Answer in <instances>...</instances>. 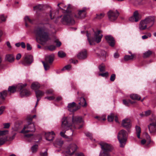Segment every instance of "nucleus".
I'll return each mask as SVG.
<instances>
[{"mask_svg":"<svg viewBox=\"0 0 156 156\" xmlns=\"http://www.w3.org/2000/svg\"><path fill=\"white\" fill-rule=\"evenodd\" d=\"M71 120V119L68 117H63L62 120V125L61 128L63 131H66L70 128V127L73 126L74 128L80 129L82 127V125L79 126H78L79 123H82L83 122V120L81 117H74L73 115L72 116V124L69 123V121ZM70 131L71 132V136L73 134V131L71 129ZM65 132H61L60 133L61 136L63 137L67 138L68 136L65 134Z\"/></svg>","mask_w":156,"mask_h":156,"instance_id":"f257e3e1","label":"nucleus"},{"mask_svg":"<svg viewBox=\"0 0 156 156\" xmlns=\"http://www.w3.org/2000/svg\"><path fill=\"white\" fill-rule=\"evenodd\" d=\"M47 31V28L44 26L37 27L34 30L36 35L40 38V43L43 45L50 39Z\"/></svg>","mask_w":156,"mask_h":156,"instance_id":"f03ea898","label":"nucleus"},{"mask_svg":"<svg viewBox=\"0 0 156 156\" xmlns=\"http://www.w3.org/2000/svg\"><path fill=\"white\" fill-rule=\"evenodd\" d=\"M100 145L103 152L100 153L99 156H110L107 152L111 151L113 149V147L110 145L104 142L100 143Z\"/></svg>","mask_w":156,"mask_h":156,"instance_id":"7ed1b4c3","label":"nucleus"},{"mask_svg":"<svg viewBox=\"0 0 156 156\" xmlns=\"http://www.w3.org/2000/svg\"><path fill=\"white\" fill-rule=\"evenodd\" d=\"M127 133L123 129L120 130L118 133V139L120 144V147H124L127 140Z\"/></svg>","mask_w":156,"mask_h":156,"instance_id":"20e7f679","label":"nucleus"},{"mask_svg":"<svg viewBox=\"0 0 156 156\" xmlns=\"http://www.w3.org/2000/svg\"><path fill=\"white\" fill-rule=\"evenodd\" d=\"M101 31L98 30L94 33V38L91 40L89 39L90 34L87 33V39L90 45H93L94 44V41H96L97 43L100 42L101 40L102 37V35L101 33Z\"/></svg>","mask_w":156,"mask_h":156,"instance_id":"39448f33","label":"nucleus"},{"mask_svg":"<svg viewBox=\"0 0 156 156\" xmlns=\"http://www.w3.org/2000/svg\"><path fill=\"white\" fill-rule=\"evenodd\" d=\"M27 85L26 83H21L18 84L16 86V88L20 91V94L21 97L28 96L31 94L30 91L28 90L24 89Z\"/></svg>","mask_w":156,"mask_h":156,"instance_id":"423d86ee","label":"nucleus"},{"mask_svg":"<svg viewBox=\"0 0 156 156\" xmlns=\"http://www.w3.org/2000/svg\"><path fill=\"white\" fill-rule=\"evenodd\" d=\"M28 121L27 124L24 126L21 133H26L29 132H34L35 131V128L34 123Z\"/></svg>","mask_w":156,"mask_h":156,"instance_id":"0eeeda50","label":"nucleus"},{"mask_svg":"<svg viewBox=\"0 0 156 156\" xmlns=\"http://www.w3.org/2000/svg\"><path fill=\"white\" fill-rule=\"evenodd\" d=\"M61 22L64 25H74L75 23L74 19L69 15H65L62 18Z\"/></svg>","mask_w":156,"mask_h":156,"instance_id":"6e6552de","label":"nucleus"},{"mask_svg":"<svg viewBox=\"0 0 156 156\" xmlns=\"http://www.w3.org/2000/svg\"><path fill=\"white\" fill-rule=\"evenodd\" d=\"M119 15L117 10H110L107 13L108 19L111 21H114L116 20Z\"/></svg>","mask_w":156,"mask_h":156,"instance_id":"1a4fd4ad","label":"nucleus"},{"mask_svg":"<svg viewBox=\"0 0 156 156\" xmlns=\"http://www.w3.org/2000/svg\"><path fill=\"white\" fill-rule=\"evenodd\" d=\"M54 58V55L53 54L47 56L45 58V62L42 61L45 70H48L50 66L48 63L51 64L53 62Z\"/></svg>","mask_w":156,"mask_h":156,"instance_id":"9d476101","label":"nucleus"},{"mask_svg":"<svg viewBox=\"0 0 156 156\" xmlns=\"http://www.w3.org/2000/svg\"><path fill=\"white\" fill-rule=\"evenodd\" d=\"M33 61V56L30 55H25L24 58L22 62V64L25 65H30Z\"/></svg>","mask_w":156,"mask_h":156,"instance_id":"9b49d317","label":"nucleus"},{"mask_svg":"<svg viewBox=\"0 0 156 156\" xmlns=\"http://www.w3.org/2000/svg\"><path fill=\"white\" fill-rule=\"evenodd\" d=\"M77 149V146L75 144H70L67 148L66 153L70 155L74 154Z\"/></svg>","mask_w":156,"mask_h":156,"instance_id":"f8f14e48","label":"nucleus"},{"mask_svg":"<svg viewBox=\"0 0 156 156\" xmlns=\"http://www.w3.org/2000/svg\"><path fill=\"white\" fill-rule=\"evenodd\" d=\"M86 8H84L82 10L79 11L78 14L74 16L75 17L78 19L84 18L86 14Z\"/></svg>","mask_w":156,"mask_h":156,"instance_id":"ddd939ff","label":"nucleus"},{"mask_svg":"<svg viewBox=\"0 0 156 156\" xmlns=\"http://www.w3.org/2000/svg\"><path fill=\"white\" fill-rule=\"evenodd\" d=\"M67 107L68 110L72 112H75L80 108V106H76V103L75 102L69 104Z\"/></svg>","mask_w":156,"mask_h":156,"instance_id":"4468645a","label":"nucleus"},{"mask_svg":"<svg viewBox=\"0 0 156 156\" xmlns=\"http://www.w3.org/2000/svg\"><path fill=\"white\" fill-rule=\"evenodd\" d=\"M144 20L147 26H149V27H151L154 23V18L152 16L147 17Z\"/></svg>","mask_w":156,"mask_h":156,"instance_id":"2eb2a0df","label":"nucleus"},{"mask_svg":"<svg viewBox=\"0 0 156 156\" xmlns=\"http://www.w3.org/2000/svg\"><path fill=\"white\" fill-rule=\"evenodd\" d=\"M122 125L126 129L130 128L131 126V124L130 120L128 119H126L123 120L122 122Z\"/></svg>","mask_w":156,"mask_h":156,"instance_id":"dca6fc26","label":"nucleus"},{"mask_svg":"<svg viewBox=\"0 0 156 156\" xmlns=\"http://www.w3.org/2000/svg\"><path fill=\"white\" fill-rule=\"evenodd\" d=\"M105 38L109 45L113 47L115 44V41L113 37L111 35H107L105 37Z\"/></svg>","mask_w":156,"mask_h":156,"instance_id":"f3484780","label":"nucleus"},{"mask_svg":"<svg viewBox=\"0 0 156 156\" xmlns=\"http://www.w3.org/2000/svg\"><path fill=\"white\" fill-rule=\"evenodd\" d=\"M77 57L80 59H84L87 56V53L85 50H84L80 51L77 55Z\"/></svg>","mask_w":156,"mask_h":156,"instance_id":"a211bd4d","label":"nucleus"},{"mask_svg":"<svg viewBox=\"0 0 156 156\" xmlns=\"http://www.w3.org/2000/svg\"><path fill=\"white\" fill-rule=\"evenodd\" d=\"M55 134L53 131L48 132L45 134L46 140L48 141L52 140L54 138Z\"/></svg>","mask_w":156,"mask_h":156,"instance_id":"6ab92c4d","label":"nucleus"},{"mask_svg":"<svg viewBox=\"0 0 156 156\" xmlns=\"http://www.w3.org/2000/svg\"><path fill=\"white\" fill-rule=\"evenodd\" d=\"M148 127L150 133H154L156 131V124L154 123H150L148 126Z\"/></svg>","mask_w":156,"mask_h":156,"instance_id":"aec40b11","label":"nucleus"},{"mask_svg":"<svg viewBox=\"0 0 156 156\" xmlns=\"http://www.w3.org/2000/svg\"><path fill=\"white\" fill-rule=\"evenodd\" d=\"M144 22V20L140 21L139 25V28L140 30H144L147 28V26Z\"/></svg>","mask_w":156,"mask_h":156,"instance_id":"412c9836","label":"nucleus"},{"mask_svg":"<svg viewBox=\"0 0 156 156\" xmlns=\"http://www.w3.org/2000/svg\"><path fill=\"white\" fill-rule=\"evenodd\" d=\"M5 59L6 61L12 62L14 61V58L12 55L8 54L6 55Z\"/></svg>","mask_w":156,"mask_h":156,"instance_id":"4be33fe9","label":"nucleus"},{"mask_svg":"<svg viewBox=\"0 0 156 156\" xmlns=\"http://www.w3.org/2000/svg\"><path fill=\"white\" fill-rule=\"evenodd\" d=\"M133 16L135 20V22L138 21L141 19V17L137 11L134 12L133 14Z\"/></svg>","mask_w":156,"mask_h":156,"instance_id":"5701e85b","label":"nucleus"},{"mask_svg":"<svg viewBox=\"0 0 156 156\" xmlns=\"http://www.w3.org/2000/svg\"><path fill=\"white\" fill-rule=\"evenodd\" d=\"M79 105L80 107L81 106L83 107H86L87 105L85 99L83 98H81L80 99V102H79Z\"/></svg>","mask_w":156,"mask_h":156,"instance_id":"b1692460","label":"nucleus"},{"mask_svg":"<svg viewBox=\"0 0 156 156\" xmlns=\"http://www.w3.org/2000/svg\"><path fill=\"white\" fill-rule=\"evenodd\" d=\"M131 54V55H126L124 57V59L125 61H127L129 60H132L133 59L135 56L134 54H132L131 53L129 52Z\"/></svg>","mask_w":156,"mask_h":156,"instance_id":"393cba45","label":"nucleus"},{"mask_svg":"<svg viewBox=\"0 0 156 156\" xmlns=\"http://www.w3.org/2000/svg\"><path fill=\"white\" fill-rule=\"evenodd\" d=\"M63 144V141L62 140L59 139H57L54 145L55 147H58V146L59 147H61Z\"/></svg>","mask_w":156,"mask_h":156,"instance_id":"a878e982","label":"nucleus"},{"mask_svg":"<svg viewBox=\"0 0 156 156\" xmlns=\"http://www.w3.org/2000/svg\"><path fill=\"white\" fill-rule=\"evenodd\" d=\"M40 87V84L37 82H34L31 85V88L32 89L36 90L39 88Z\"/></svg>","mask_w":156,"mask_h":156,"instance_id":"bb28decb","label":"nucleus"},{"mask_svg":"<svg viewBox=\"0 0 156 156\" xmlns=\"http://www.w3.org/2000/svg\"><path fill=\"white\" fill-rule=\"evenodd\" d=\"M57 5L61 9L66 10V11H67L68 10V8L69 7L64 5L62 3H58Z\"/></svg>","mask_w":156,"mask_h":156,"instance_id":"cd10ccee","label":"nucleus"},{"mask_svg":"<svg viewBox=\"0 0 156 156\" xmlns=\"http://www.w3.org/2000/svg\"><path fill=\"white\" fill-rule=\"evenodd\" d=\"M123 102L124 104L126 106H129L130 104H133V103H135V101H131L130 100H123Z\"/></svg>","mask_w":156,"mask_h":156,"instance_id":"c85d7f7f","label":"nucleus"},{"mask_svg":"<svg viewBox=\"0 0 156 156\" xmlns=\"http://www.w3.org/2000/svg\"><path fill=\"white\" fill-rule=\"evenodd\" d=\"M136 129L137 137L138 138L140 139L141 128L140 126H136Z\"/></svg>","mask_w":156,"mask_h":156,"instance_id":"c756f323","label":"nucleus"},{"mask_svg":"<svg viewBox=\"0 0 156 156\" xmlns=\"http://www.w3.org/2000/svg\"><path fill=\"white\" fill-rule=\"evenodd\" d=\"M130 98L133 100H140V97L138 95L136 94H132L130 95Z\"/></svg>","mask_w":156,"mask_h":156,"instance_id":"7c9ffc66","label":"nucleus"},{"mask_svg":"<svg viewBox=\"0 0 156 156\" xmlns=\"http://www.w3.org/2000/svg\"><path fill=\"white\" fill-rule=\"evenodd\" d=\"M7 94V90H4L2 92H1L0 94V98L2 99H4L5 97H6Z\"/></svg>","mask_w":156,"mask_h":156,"instance_id":"2f4dec72","label":"nucleus"},{"mask_svg":"<svg viewBox=\"0 0 156 156\" xmlns=\"http://www.w3.org/2000/svg\"><path fill=\"white\" fill-rule=\"evenodd\" d=\"M24 20L25 22V25L27 27V23L29 22L31 23H33V21L30 19L29 17L28 16H26L24 18Z\"/></svg>","mask_w":156,"mask_h":156,"instance_id":"473e14b6","label":"nucleus"},{"mask_svg":"<svg viewBox=\"0 0 156 156\" xmlns=\"http://www.w3.org/2000/svg\"><path fill=\"white\" fill-rule=\"evenodd\" d=\"M35 93L36 97H41L44 95V92L42 91L38 90L35 91Z\"/></svg>","mask_w":156,"mask_h":156,"instance_id":"72a5a7b5","label":"nucleus"},{"mask_svg":"<svg viewBox=\"0 0 156 156\" xmlns=\"http://www.w3.org/2000/svg\"><path fill=\"white\" fill-rule=\"evenodd\" d=\"M152 53V52L148 50V51L145 52L144 53L143 55V57L144 58H147L149 57Z\"/></svg>","mask_w":156,"mask_h":156,"instance_id":"f704fd0d","label":"nucleus"},{"mask_svg":"<svg viewBox=\"0 0 156 156\" xmlns=\"http://www.w3.org/2000/svg\"><path fill=\"white\" fill-rule=\"evenodd\" d=\"M8 91L11 93H14L16 91V88L15 86H10L8 89Z\"/></svg>","mask_w":156,"mask_h":156,"instance_id":"c9c22d12","label":"nucleus"},{"mask_svg":"<svg viewBox=\"0 0 156 156\" xmlns=\"http://www.w3.org/2000/svg\"><path fill=\"white\" fill-rule=\"evenodd\" d=\"M6 140L7 139L5 137L0 136V146L4 144Z\"/></svg>","mask_w":156,"mask_h":156,"instance_id":"e433bc0d","label":"nucleus"},{"mask_svg":"<svg viewBox=\"0 0 156 156\" xmlns=\"http://www.w3.org/2000/svg\"><path fill=\"white\" fill-rule=\"evenodd\" d=\"M115 115L113 113H111L110 115H108V120L109 122L113 121L114 119Z\"/></svg>","mask_w":156,"mask_h":156,"instance_id":"4c0bfd02","label":"nucleus"},{"mask_svg":"<svg viewBox=\"0 0 156 156\" xmlns=\"http://www.w3.org/2000/svg\"><path fill=\"white\" fill-rule=\"evenodd\" d=\"M43 7V5L41 4L38 5L34 7V10H39L42 9Z\"/></svg>","mask_w":156,"mask_h":156,"instance_id":"58836bf2","label":"nucleus"},{"mask_svg":"<svg viewBox=\"0 0 156 156\" xmlns=\"http://www.w3.org/2000/svg\"><path fill=\"white\" fill-rule=\"evenodd\" d=\"M56 13V12L55 10H50L49 16L51 19H53L55 17Z\"/></svg>","mask_w":156,"mask_h":156,"instance_id":"ea45409f","label":"nucleus"},{"mask_svg":"<svg viewBox=\"0 0 156 156\" xmlns=\"http://www.w3.org/2000/svg\"><path fill=\"white\" fill-rule=\"evenodd\" d=\"M58 55L59 57L63 58L66 56V54L63 51H60L58 52Z\"/></svg>","mask_w":156,"mask_h":156,"instance_id":"a19ab883","label":"nucleus"},{"mask_svg":"<svg viewBox=\"0 0 156 156\" xmlns=\"http://www.w3.org/2000/svg\"><path fill=\"white\" fill-rule=\"evenodd\" d=\"M105 66L104 64H101L99 66V70L101 72L105 71Z\"/></svg>","mask_w":156,"mask_h":156,"instance_id":"79ce46f5","label":"nucleus"},{"mask_svg":"<svg viewBox=\"0 0 156 156\" xmlns=\"http://www.w3.org/2000/svg\"><path fill=\"white\" fill-rule=\"evenodd\" d=\"M38 146L37 145H33L31 147V149L33 152H35L37 151Z\"/></svg>","mask_w":156,"mask_h":156,"instance_id":"37998d69","label":"nucleus"},{"mask_svg":"<svg viewBox=\"0 0 156 156\" xmlns=\"http://www.w3.org/2000/svg\"><path fill=\"white\" fill-rule=\"evenodd\" d=\"M105 14L104 13H102L98 14H97L96 18L98 19H101L105 16Z\"/></svg>","mask_w":156,"mask_h":156,"instance_id":"c03bdc74","label":"nucleus"},{"mask_svg":"<svg viewBox=\"0 0 156 156\" xmlns=\"http://www.w3.org/2000/svg\"><path fill=\"white\" fill-rule=\"evenodd\" d=\"M36 115H34L33 116H31V115H28L27 116V120L29 121H32L33 118L36 117Z\"/></svg>","mask_w":156,"mask_h":156,"instance_id":"a18cd8bd","label":"nucleus"},{"mask_svg":"<svg viewBox=\"0 0 156 156\" xmlns=\"http://www.w3.org/2000/svg\"><path fill=\"white\" fill-rule=\"evenodd\" d=\"M151 33H148L147 34V35H144L142 37L143 39H145L147 38L148 37H151Z\"/></svg>","mask_w":156,"mask_h":156,"instance_id":"49530a36","label":"nucleus"},{"mask_svg":"<svg viewBox=\"0 0 156 156\" xmlns=\"http://www.w3.org/2000/svg\"><path fill=\"white\" fill-rule=\"evenodd\" d=\"M8 133V130H0V136L3 135H5Z\"/></svg>","mask_w":156,"mask_h":156,"instance_id":"de8ad7c7","label":"nucleus"},{"mask_svg":"<svg viewBox=\"0 0 156 156\" xmlns=\"http://www.w3.org/2000/svg\"><path fill=\"white\" fill-rule=\"evenodd\" d=\"M95 118L98 119V120L100 121H105L106 120L105 117L104 116L101 117H95Z\"/></svg>","mask_w":156,"mask_h":156,"instance_id":"09e8293b","label":"nucleus"},{"mask_svg":"<svg viewBox=\"0 0 156 156\" xmlns=\"http://www.w3.org/2000/svg\"><path fill=\"white\" fill-rule=\"evenodd\" d=\"M71 69V66L70 65H68L65 66L62 69V70H69Z\"/></svg>","mask_w":156,"mask_h":156,"instance_id":"8fccbe9b","label":"nucleus"},{"mask_svg":"<svg viewBox=\"0 0 156 156\" xmlns=\"http://www.w3.org/2000/svg\"><path fill=\"white\" fill-rule=\"evenodd\" d=\"M116 75L115 74H112L110 78V80L111 81H114L115 79Z\"/></svg>","mask_w":156,"mask_h":156,"instance_id":"3c124183","label":"nucleus"},{"mask_svg":"<svg viewBox=\"0 0 156 156\" xmlns=\"http://www.w3.org/2000/svg\"><path fill=\"white\" fill-rule=\"evenodd\" d=\"M3 125L4 128L8 129L10 127V123H4L3 124Z\"/></svg>","mask_w":156,"mask_h":156,"instance_id":"603ef678","label":"nucleus"},{"mask_svg":"<svg viewBox=\"0 0 156 156\" xmlns=\"http://www.w3.org/2000/svg\"><path fill=\"white\" fill-rule=\"evenodd\" d=\"M99 76H101L103 77H107L108 76V73L106 72L105 73H100L99 74Z\"/></svg>","mask_w":156,"mask_h":156,"instance_id":"864d4df0","label":"nucleus"},{"mask_svg":"<svg viewBox=\"0 0 156 156\" xmlns=\"http://www.w3.org/2000/svg\"><path fill=\"white\" fill-rule=\"evenodd\" d=\"M55 48V46L53 45H50L48 47V49L50 51L54 50Z\"/></svg>","mask_w":156,"mask_h":156,"instance_id":"5fc2aeb1","label":"nucleus"},{"mask_svg":"<svg viewBox=\"0 0 156 156\" xmlns=\"http://www.w3.org/2000/svg\"><path fill=\"white\" fill-rule=\"evenodd\" d=\"M45 98H46L49 100H52L55 99V97L54 96H51L50 97H46Z\"/></svg>","mask_w":156,"mask_h":156,"instance_id":"6e6d98bb","label":"nucleus"},{"mask_svg":"<svg viewBox=\"0 0 156 156\" xmlns=\"http://www.w3.org/2000/svg\"><path fill=\"white\" fill-rule=\"evenodd\" d=\"M0 20H1L2 22H4L5 21L6 18L3 15H1L0 16Z\"/></svg>","mask_w":156,"mask_h":156,"instance_id":"4d7b16f0","label":"nucleus"},{"mask_svg":"<svg viewBox=\"0 0 156 156\" xmlns=\"http://www.w3.org/2000/svg\"><path fill=\"white\" fill-rule=\"evenodd\" d=\"M86 135L87 137H89L91 140L92 139V134L89 133H86Z\"/></svg>","mask_w":156,"mask_h":156,"instance_id":"13d9d810","label":"nucleus"},{"mask_svg":"<svg viewBox=\"0 0 156 156\" xmlns=\"http://www.w3.org/2000/svg\"><path fill=\"white\" fill-rule=\"evenodd\" d=\"M100 54L101 55L104 57L106 56V52L104 50H101V51Z\"/></svg>","mask_w":156,"mask_h":156,"instance_id":"bf43d9fd","label":"nucleus"},{"mask_svg":"<svg viewBox=\"0 0 156 156\" xmlns=\"http://www.w3.org/2000/svg\"><path fill=\"white\" fill-rule=\"evenodd\" d=\"M53 90L52 89H49L47 90L46 93L49 94H52Z\"/></svg>","mask_w":156,"mask_h":156,"instance_id":"052dcab7","label":"nucleus"},{"mask_svg":"<svg viewBox=\"0 0 156 156\" xmlns=\"http://www.w3.org/2000/svg\"><path fill=\"white\" fill-rule=\"evenodd\" d=\"M129 21L132 22H135V19L134 18L133 16L129 18Z\"/></svg>","mask_w":156,"mask_h":156,"instance_id":"680f3d73","label":"nucleus"},{"mask_svg":"<svg viewBox=\"0 0 156 156\" xmlns=\"http://www.w3.org/2000/svg\"><path fill=\"white\" fill-rule=\"evenodd\" d=\"M151 113V112L150 110H148L147 111H145L144 112L145 116H148L150 115Z\"/></svg>","mask_w":156,"mask_h":156,"instance_id":"e2e57ef3","label":"nucleus"},{"mask_svg":"<svg viewBox=\"0 0 156 156\" xmlns=\"http://www.w3.org/2000/svg\"><path fill=\"white\" fill-rule=\"evenodd\" d=\"M40 155L41 156H47L48 154L47 151L41 153Z\"/></svg>","mask_w":156,"mask_h":156,"instance_id":"0e129e2a","label":"nucleus"},{"mask_svg":"<svg viewBox=\"0 0 156 156\" xmlns=\"http://www.w3.org/2000/svg\"><path fill=\"white\" fill-rule=\"evenodd\" d=\"M5 108L4 107H0V115L2 114L4 111Z\"/></svg>","mask_w":156,"mask_h":156,"instance_id":"69168bd1","label":"nucleus"},{"mask_svg":"<svg viewBox=\"0 0 156 156\" xmlns=\"http://www.w3.org/2000/svg\"><path fill=\"white\" fill-rule=\"evenodd\" d=\"M27 48L28 50H30L32 49L29 43L27 44Z\"/></svg>","mask_w":156,"mask_h":156,"instance_id":"338daca9","label":"nucleus"},{"mask_svg":"<svg viewBox=\"0 0 156 156\" xmlns=\"http://www.w3.org/2000/svg\"><path fill=\"white\" fill-rule=\"evenodd\" d=\"M147 143L148 144H149L151 142V140H150V136L148 135H147Z\"/></svg>","mask_w":156,"mask_h":156,"instance_id":"774afa93","label":"nucleus"}]
</instances>
